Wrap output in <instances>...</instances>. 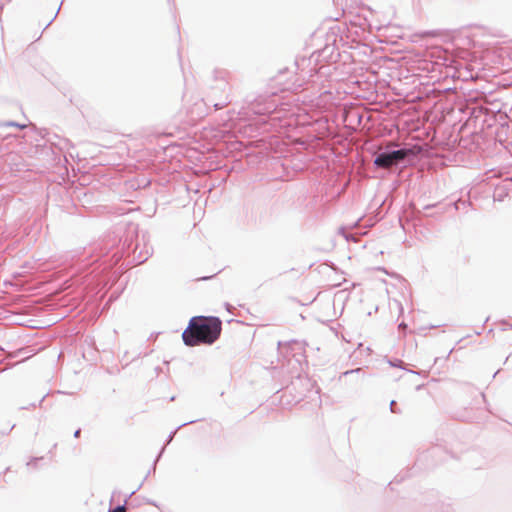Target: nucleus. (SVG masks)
<instances>
[{"label": "nucleus", "mask_w": 512, "mask_h": 512, "mask_svg": "<svg viewBox=\"0 0 512 512\" xmlns=\"http://www.w3.org/2000/svg\"><path fill=\"white\" fill-rule=\"evenodd\" d=\"M222 322L218 317L194 316L182 333L183 342L187 346L213 344L221 335Z\"/></svg>", "instance_id": "f257e3e1"}, {"label": "nucleus", "mask_w": 512, "mask_h": 512, "mask_svg": "<svg viewBox=\"0 0 512 512\" xmlns=\"http://www.w3.org/2000/svg\"><path fill=\"white\" fill-rule=\"evenodd\" d=\"M411 153V150L407 149H400L396 151L391 152H384L379 154L375 158V165L381 168H390L393 165L398 164L400 161H402L406 156H408Z\"/></svg>", "instance_id": "f03ea898"}, {"label": "nucleus", "mask_w": 512, "mask_h": 512, "mask_svg": "<svg viewBox=\"0 0 512 512\" xmlns=\"http://www.w3.org/2000/svg\"><path fill=\"white\" fill-rule=\"evenodd\" d=\"M109 512H126V508L124 506H118Z\"/></svg>", "instance_id": "7ed1b4c3"}]
</instances>
